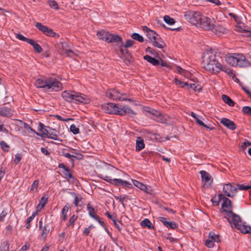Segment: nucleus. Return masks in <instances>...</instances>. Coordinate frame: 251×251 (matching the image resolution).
<instances>
[{"instance_id": "f257e3e1", "label": "nucleus", "mask_w": 251, "mask_h": 251, "mask_svg": "<svg viewBox=\"0 0 251 251\" xmlns=\"http://www.w3.org/2000/svg\"><path fill=\"white\" fill-rule=\"evenodd\" d=\"M204 68L210 73L217 74L221 71L230 74L232 72L226 69L222 63V58L220 53L213 50L206 51L202 56Z\"/></svg>"}, {"instance_id": "f03ea898", "label": "nucleus", "mask_w": 251, "mask_h": 251, "mask_svg": "<svg viewBox=\"0 0 251 251\" xmlns=\"http://www.w3.org/2000/svg\"><path fill=\"white\" fill-rule=\"evenodd\" d=\"M226 60L228 64L234 67L246 68L251 65L249 61L242 53H229Z\"/></svg>"}, {"instance_id": "7ed1b4c3", "label": "nucleus", "mask_w": 251, "mask_h": 251, "mask_svg": "<svg viewBox=\"0 0 251 251\" xmlns=\"http://www.w3.org/2000/svg\"><path fill=\"white\" fill-rule=\"evenodd\" d=\"M61 96L64 100L70 102L88 103L90 101L89 99L85 95L74 91H65L62 93Z\"/></svg>"}, {"instance_id": "20e7f679", "label": "nucleus", "mask_w": 251, "mask_h": 251, "mask_svg": "<svg viewBox=\"0 0 251 251\" xmlns=\"http://www.w3.org/2000/svg\"><path fill=\"white\" fill-rule=\"evenodd\" d=\"M184 19L189 23L197 26L202 14L198 11L188 10L183 12Z\"/></svg>"}, {"instance_id": "39448f33", "label": "nucleus", "mask_w": 251, "mask_h": 251, "mask_svg": "<svg viewBox=\"0 0 251 251\" xmlns=\"http://www.w3.org/2000/svg\"><path fill=\"white\" fill-rule=\"evenodd\" d=\"M97 35L100 39L108 43L118 44L122 41V37L120 36L111 34L103 30L98 31Z\"/></svg>"}, {"instance_id": "423d86ee", "label": "nucleus", "mask_w": 251, "mask_h": 251, "mask_svg": "<svg viewBox=\"0 0 251 251\" xmlns=\"http://www.w3.org/2000/svg\"><path fill=\"white\" fill-rule=\"evenodd\" d=\"M106 96L113 100H127L130 102L133 100L127 98L128 95L125 93H121L115 89H110L106 91Z\"/></svg>"}, {"instance_id": "0eeeda50", "label": "nucleus", "mask_w": 251, "mask_h": 251, "mask_svg": "<svg viewBox=\"0 0 251 251\" xmlns=\"http://www.w3.org/2000/svg\"><path fill=\"white\" fill-rule=\"evenodd\" d=\"M47 92H58L62 90V84L56 78L48 77H47Z\"/></svg>"}, {"instance_id": "6e6552de", "label": "nucleus", "mask_w": 251, "mask_h": 251, "mask_svg": "<svg viewBox=\"0 0 251 251\" xmlns=\"http://www.w3.org/2000/svg\"><path fill=\"white\" fill-rule=\"evenodd\" d=\"M146 35L154 47L159 49H162L164 47L165 43L164 41L154 31L151 29L149 30L146 33Z\"/></svg>"}, {"instance_id": "1a4fd4ad", "label": "nucleus", "mask_w": 251, "mask_h": 251, "mask_svg": "<svg viewBox=\"0 0 251 251\" xmlns=\"http://www.w3.org/2000/svg\"><path fill=\"white\" fill-rule=\"evenodd\" d=\"M215 23L216 21L214 18L211 19L202 15L197 27L201 28L205 30L212 31L214 28Z\"/></svg>"}, {"instance_id": "9d476101", "label": "nucleus", "mask_w": 251, "mask_h": 251, "mask_svg": "<svg viewBox=\"0 0 251 251\" xmlns=\"http://www.w3.org/2000/svg\"><path fill=\"white\" fill-rule=\"evenodd\" d=\"M225 212L226 213L225 218L232 227L236 228L241 223L242 221L240 216L233 213L232 210H225Z\"/></svg>"}, {"instance_id": "9b49d317", "label": "nucleus", "mask_w": 251, "mask_h": 251, "mask_svg": "<svg viewBox=\"0 0 251 251\" xmlns=\"http://www.w3.org/2000/svg\"><path fill=\"white\" fill-rule=\"evenodd\" d=\"M101 178L103 180L108 182L109 183L116 186L121 185L124 187L128 188H130L131 186V184L129 183L128 181L122 180V179L120 178L112 179L110 176H103Z\"/></svg>"}, {"instance_id": "f8f14e48", "label": "nucleus", "mask_w": 251, "mask_h": 251, "mask_svg": "<svg viewBox=\"0 0 251 251\" xmlns=\"http://www.w3.org/2000/svg\"><path fill=\"white\" fill-rule=\"evenodd\" d=\"M101 109L105 113L119 115L121 107L116 103L108 102L102 105Z\"/></svg>"}, {"instance_id": "ddd939ff", "label": "nucleus", "mask_w": 251, "mask_h": 251, "mask_svg": "<svg viewBox=\"0 0 251 251\" xmlns=\"http://www.w3.org/2000/svg\"><path fill=\"white\" fill-rule=\"evenodd\" d=\"M224 194L227 197L233 198L237 192V188L231 184H225L223 188Z\"/></svg>"}, {"instance_id": "4468645a", "label": "nucleus", "mask_w": 251, "mask_h": 251, "mask_svg": "<svg viewBox=\"0 0 251 251\" xmlns=\"http://www.w3.org/2000/svg\"><path fill=\"white\" fill-rule=\"evenodd\" d=\"M35 27L47 36L53 37L55 35V33L51 28L44 25L41 23H37Z\"/></svg>"}, {"instance_id": "2eb2a0df", "label": "nucleus", "mask_w": 251, "mask_h": 251, "mask_svg": "<svg viewBox=\"0 0 251 251\" xmlns=\"http://www.w3.org/2000/svg\"><path fill=\"white\" fill-rule=\"evenodd\" d=\"M132 182L135 186L139 188L140 190L149 194L151 193L152 189L151 186H147L136 180H132Z\"/></svg>"}, {"instance_id": "dca6fc26", "label": "nucleus", "mask_w": 251, "mask_h": 251, "mask_svg": "<svg viewBox=\"0 0 251 251\" xmlns=\"http://www.w3.org/2000/svg\"><path fill=\"white\" fill-rule=\"evenodd\" d=\"M45 131V133H47L46 137L48 138L62 142V140L58 137L57 132L55 129L50 127L48 131Z\"/></svg>"}, {"instance_id": "f3484780", "label": "nucleus", "mask_w": 251, "mask_h": 251, "mask_svg": "<svg viewBox=\"0 0 251 251\" xmlns=\"http://www.w3.org/2000/svg\"><path fill=\"white\" fill-rule=\"evenodd\" d=\"M221 123L231 130H234L236 128V125L233 121L226 118L221 119Z\"/></svg>"}, {"instance_id": "a211bd4d", "label": "nucleus", "mask_w": 251, "mask_h": 251, "mask_svg": "<svg viewBox=\"0 0 251 251\" xmlns=\"http://www.w3.org/2000/svg\"><path fill=\"white\" fill-rule=\"evenodd\" d=\"M58 168L59 169H62L63 170L62 173L65 176V178H72L73 179L74 177L71 174V170L70 169L66 167L63 163H60L58 165Z\"/></svg>"}, {"instance_id": "6ab92c4d", "label": "nucleus", "mask_w": 251, "mask_h": 251, "mask_svg": "<svg viewBox=\"0 0 251 251\" xmlns=\"http://www.w3.org/2000/svg\"><path fill=\"white\" fill-rule=\"evenodd\" d=\"M200 174L203 182L208 183L209 185L212 184L213 180L211 178V176L208 173L205 171H200Z\"/></svg>"}, {"instance_id": "aec40b11", "label": "nucleus", "mask_w": 251, "mask_h": 251, "mask_svg": "<svg viewBox=\"0 0 251 251\" xmlns=\"http://www.w3.org/2000/svg\"><path fill=\"white\" fill-rule=\"evenodd\" d=\"M47 81V77L38 78L35 80L34 85L37 88H43L46 91Z\"/></svg>"}, {"instance_id": "412c9836", "label": "nucleus", "mask_w": 251, "mask_h": 251, "mask_svg": "<svg viewBox=\"0 0 251 251\" xmlns=\"http://www.w3.org/2000/svg\"><path fill=\"white\" fill-rule=\"evenodd\" d=\"M13 115L12 110L6 106L0 107V116L3 117H11Z\"/></svg>"}, {"instance_id": "4be33fe9", "label": "nucleus", "mask_w": 251, "mask_h": 251, "mask_svg": "<svg viewBox=\"0 0 251 251\" xmlns=\"http://www.w3.org/2000/svg\"><path fill=\"white\" fill-rule=\"evenodd\" d=\"M126 114H127L129 116H132L135 115L136 113L132 109L127 106L121 107L119 115L123 116Z\"/></svg>"}, {"instance_id": "5701e85b", "label": "nucleus", "mask_w": 251, "mask_h": 251, "mask_svg": "<svg viewBox=\"0 0 251 251\" xmlns=\"http://www.w3.org/2000/svg\"><path fill=\"white\" fill-rule=\"evenodd\" d=\"M223 203L222 204V208L224 209V211L225 212V210H231V208L232 207L231 202V201L225 197L222 198Z\"/></svg>"}, {"instance_id": "b1692460", "label": "nucleus", "mask_w": 251, "mask_h": 251, "mask_svg": "<svg viewBox=\"0 0 251 251\" xmlns=\"http://www.w3.org/2000/svg\"><path fill=\"white\" fill-rule=\"evenodd\" d=\"M228 30V29L226 28V27H224L223 25H215L214 24V28L213 30H212V32L215 33L216 34L218 33H222V34H226L227 33Z\"/></svg>"}, {"instance_id": "393cba45", "label": "nucleus", "mask_w": 251, "mask_h": 251, "mask_svg": "<svg viewBox=\"0 0 251 251\" xmlns=\"http://www.w3.org/2000/svg\"><path fill=\"white\" fill-rule=\"evenodd\" d=\"M235 228L244 234L251 233V227L245 225L242 222Z\"/></svg>"}, {"instance_id": "a878e982", "label": "nucleus", "mask_w": 251, "mask_h": 251, "mask_svg": "<svg viewBox=\"0 0 251 251\" xmlns=\"http://www.w3.org/2000/svg\"><path fill=\"white\" fill-rule=\"evenodd\" d=\"M62 48L63 50V52L68 56L73 57L75 53L70 49H68V44L66 42H64L61 43Z\"/></svg>"}, {"instance_id": "bb28decb", "label": "nucleus", "mask_w": 251, "mask_h": 251, "mask_svg": "<svg viewBox=\"0 0 251 251\" xmlns=\"http://www.w3.org/2000/svg\"><path fill=\"white\" fill-rule=\"evenodd\" d=\"M145 145L143 139L141 137H138L136 140V151H139L145 148Z\"/></svg>"}, {"instance_id": "cd10ccee", "label": "nucleus", "mask_w": 251, "mask_h": 251, "mask_svg": "<svg viewBox=\"0 0 251 251\" xmlns=\"http://www.w3.org/2000/svg\"><path fill=\"white\" fill-rule=\"evenodd\" d=\"M49 129H50V127L45 126L42 123H39L38 126V130L41 132V133H40L41 135L39 136L42 137L46 136L47 133H45V131H48Z\"/></svg>"}, {"instance_id": "c85d7f7f", "label": "nucleus", "mask_w": 251, "mask_h": 251, "mask_svg": "<svg viewBox=\"0 0 251 251\" xmlns=\"http://www.w3.org/2000/svg\"><path fill=\"white\" fill-rule=\"evenodd\" d=\"M87 210L88 212L89 215L92 218L94 219L97 216L96 215L97 212V210H96L89 203L87 204Z\"/></svg>"}, {"instance_id": "c756f323", "label": "nucleus", "mask_w": 251, "mask_h": 251, "mask_svg": "<svg viewBox=\"0 0 251 251\" xmlns=\"http://www.w3.org/2000/svg\"><path fill=\"white\" fill-rule=\"evenodd\" d=\"M28 44L32 45L34 50L38 53H40L43 50L41 47L34 40L31 39Z\"/></svg>"}, {"instance_id": "7c9ffc66", "label": "nucleus", "mask_w": 251, "mask_h": 251, "mask_svg": "<svg viewBox=\"0 0 251 251\" xmlns=\"http://www.w3.org/2000/svg\"><path fill=\"white\" fill-rule=\"evenodd\" d=\"M41 230V237L44 240L46 239L49 232V228L48 225H45L42 228H40Z\"/></svg>"}, {"instance_id": "2f4dec72", "label": "nucleus", "mask_w": 251, "mask_h": 251, "mask_svg": "<svg viewBox=\"0 0 251 251\" xmlns=\"http://www.w3.org/2000/svg\"><path fill=\"white\" fill-rule=\"evenodd\" d=\"M48 200V197L47 196H43L41 200H40L39 203L38 205L37 206V208L38 209H41L42 208H43L45 205L46 204L47 201Z\"/></svg>"}, {"instance_id": "473e14b6", "label": "nucleus", "mask_w": 251, "mask_h": 251, "mask_svg": "<svg viewBox=\"0 0 251 251\" xmlns=\"http://www.w3.org/2000/svg\"><path fill=\"white\" fill-rule=\"evenodd\" d=\"M144 59L151 63L153 65H157L159 64V60L148 55H145Z\"/></svg>"}, {"instance_id": "72a5a7b5", "label": "nucleus", "mask_w": 251, "mask_h": 251, "mask_svg": "<svg viewBox=\"0 0 251 251\" xmlns=\"http://www.w3.org/2000/svg\"><path fill=\"white\" fill-rule=\"evenodd\" d=\"M141 226L143 227H147L149 229H153L154 226L148 219H145L141 222Z\"/></svg>"}, {"instance_id": "f704fd0d", "label": "nucleus", "mask_w": 251, "mask_h": 251, "mask_svg": "<svg viewBox=\"0 0 251 251\" xmlns=\"http://www.w3.org/2000/svg\"><path fill=\"white\" fill-rule=\"evenodd\" d=\"M222 99L223 101L230 106H233L234 105V102L227 96L223 95Z\"/></svg>"}, {"instance_id": "c9c22d12", "label": "nucleus", "mask_w": 251, "mask_h": 251, "mask_svg": "<svg viewBox=\"0 0 251 251\" xmlns=\"http://www.w3.org/2000/svg\"><path fill=\"white\" fill-rule=\"evenodd\" d=\"M119 42L118 43H119ZM121 43V45H120L121 48V51L123 52V49L122 47H125V48H129L131 47L135 43V42L131 39L127 40L125 45H124L123 43L122 42V41L120 42Z\"/></svg>"}, {"instance_id": "e433bc0d", "label": "nucleus", "mask_w": 251, "mask_h": 251, "mask_svg": "<svg viewBox=\"0 0 251 251\" xmlns=\"http://www.w3.org/2000/svg\"><path fill=\"white\" fill-rule=\"evenodd\" d=\"M36 215H37V212H33L31 216H30L27 219V220L25 222L26 228L27 229H29L30 228V227H31L30 223L32 222V221L33 220V219L35 218V217L36 216Z\"/></svg>"}, {"instance_id": "4c0bfd02", "label": "nucleus", "mask_w": 251, "mask_h": 251, "mask_svg": "<svg viewBox=\"0 0 251 251\" xmlns=\"http://www.w3.org/2000/svg\"><path fill=\"white\" fill-rule=\"evenodd\" d=\"M174 82L176 85H179L181 88H184L186 87L187 89L189 84L187 82L182 81L176 78L174 79Z\"/></svg>"}, {"instance_id": "58836bf2", "label": "nucleus", "mask_w": 251, "mask_h": 251, "mask_svg": "<svg viewBox=\"0 0 251 251\" xmlns=\"http://www.w3.org/2000/svg\"><path fill=\"white\" fill-rule=\"evenodd\" d=\"M69 210V207L65 205L63 207L61 211V218L63 221H65L67 220V214Z\"/></svg>"}, {"instance_id": "ea45409f", "label": "nucleus", "mask_w": 251, "mask_h": 251, "mask_svg": "<svg viewBox=\"0 0 251 251\" xmlns=\"http://www.w3.org/2000/svg\"><path fill=\"white\" fill-rule=\"evenodd\" d=\"M194 119L196 120V122L200 126H201L203 127H206L207 129H209L210 130H211L214 129L213 127H210L206 125H205L204 123H203L201 120H200L198 117L196 115L195 117H194Z\"/></svg>"}, {"instance_id": "a19ab883", "label": "nucleus", "mask_w": 251, "mask_h": 251, "mask_svg": "<svg viewBox=\"0 0 251 251\" xmlns=\"http://www.w3.org/2000/svg\"><path fill=\"white\" fill-rule=\"evenodd\" d=\"M71 195L74 197V203L75 206H78V203L82 200L81 197H78L76 194L74 192H71Z\"/></svg>"}, {"instance_id": "79ce46f5", "label": "nucleus", "mask_w": 251, "mask_h": 251, "mask_svg": "<svg viewBox=\"0 0 251 251\" xmlns=\"http://www.w3.org/2000/svg\"><path fill=\"white\" fill-rule=\"evenodd\" d=\"M0 146L3 151L6 152L9 151L10 147L5 141H1L0 142Z\"/></svg>"}, {"instance_id": "37998d69", "label": "nucleus", "mask_w": 251, "mask_h": 251, "mask_svg": "<svg viewBox=\"0 0 251 251\" xmlns=\"http://www.w3.org/2000/svg\"><path fill=\"white\" fill-rule=\"evenodd\" d=\"M164 20L169 25H173L175 23V20L167 15L164 16Z\"/></svg>"}, {"instance_id": "c03bdc74", "label": "nucleus", "mask_w": 251, "mask_h": 251, "mask_svg": "<svg viewBox=\"0 0 251 251\" xmlns=\"http://www.w3.org/2000/svg\"><path fill=\"white\" fill-rule=\"evenodd\" d=\"M131 37L134 40H136L140 42H143L144 41L143 37L137 33H133L131 35Z\"/></svg>"}, {"instance_id": "a18cd8bd", "label": "nucleus", "mask_w": 251, "mask_h": 251, "mask_svg": "<svg viewBox=\"0 0 251 251\" xmlns=\"http://www.w3.org/2000/svg\"><path fill=\"white\" fill-rule=\"evenodd\" d=\"M198 85L195 83H189L187 89H192L196 92H201V87L198 88Z\"/></svg>"}, {"instance_id": "49530a36", "label": "nucleus", "mask_w": 251, "mask_h": 251, "mask_svg": "<svg viewBox=\"0 0 251 251\" xmlns=\"http://www.w3.org/2000/svg\"><path fill=\"white\" fill-rule=\"evenodd\" d=\"M24 127L30 133L36 134L37 135H41L40 133L35 131L31 127H30L27 124L25 123Z\"/></svg>"}, {"instance_id": "de8ad7c7", "label": "nucleus", "mask_w": 251, "mask_h": 251, "mask_svg": "<svg viewBox=\"0 0 251 251\" xmlns=\"http://www.w3.org/2000/svg\"><path fill=\"white\" fill-rule=\"evenodd\" d=\"M224 197V195L222 194H220L218 196V200H214L215 198H213L211 201H212L213 204L214 205H218L219 204V202L222 200V198Z\"/></svg>"}, {"instance_id": "09e8293b", "label": "nucleus", "mask_w": 251, "mask_h": 251, "mask_svg": "<svg viewBox=\"0 0 251 251\" xmlns=\"http://www.w3.org/2000/svg\"><path fill=\"white\" fill-rule=\"evenodd\" d=\"M9 249V244L7 241L4 242L3 244L0 247V251H8Z\"/></svg>"}, {"instance_id": "8fccbe9b", "label": "nucleus", "mask_w": 251, "mask_h": 251, "mask_svg": "<svg viewBox=\"0 0 251 251\" xmlns=\"http://www.w3.org/2000/svg\"><path fill=\"white\" fill-rule=\"evenodd\" d=\"M39 180H35L31 185L30 190L33 192H36L37 191V188L39 184Z\"/></svg>"}, {"instance_id": "3c124183", "label": "nucleus", "mask_w": 251, "mask_h": 251, "mask_svg": "<svg viewBox=\"0 0 251 251\" xmlns=\"http://www.w3.org/2000/svg\"><path fill=\"white\" fill-rule=\"evenodd\" d=\"M77 218V216L75 214L73 215L70 218L68 226H72V228L74 227V223Z\"/></svg>"}, {"instance_id": "603ef678", "label": "nucleus", "mask_w": 251, "mask_h": 251, "mask_svg": "<svg viewBox=\"0 0 251 251\" xmlns=\"http://www.w3.org/2000/svg\"><path fill=\"white\" fill-rule=\"evenodd\" d=\"M16 37L17 39H18L21 41L26 42L27 43H28L29 41L31 40V39H29V38H27L25 37L24 36H23L21 34H16Z\"/></svg>"}, {"instance_id": "864d4df0", "label": "nucleus", "mask_w": 251, "mask_h": 251, "mask_svg": "<svg viewBox=\"0 0 251 251\" xmlns=\"http://www.w3.org/2000/svg\"><path fill=\"white\" fill-rule=\"evenodd\" d=\"M70 130L74 134H78L79 132V129L76 127L75 125L73 124L71 125L70 127Z\"/></svg>"}, {"instance_id": "5fc2aeb1", "label": "nucleus", "mask_w": 251, "mask_h": 251, "mask_svg": "<svg viewBox=\"0 0 251 251\" xmlns=\"http://www.w3.org/2000/svg\"><path fill=\"white\" fill-rule=\"evenodd\" d=\"M112 221L119 231L122 229V224L120 221H117L116 219H112Z\"/></svg>"}, {"instance_id": "6e6d98bb", "label": "nucleus", "mask_w": 251, "mask_h": 251, "mask_svg": "<svg viewBox=\"0 0 251 251\" xmlns=\"http://www.w3.org/2000/svg\"><path fill=\"white\" fill-rule=\"evenodd\" d=\"M208 239L214 241L216 242H218L219 239L218 235H217L213 233H210L209 234V239Z\"/></svg>"}, {"instance_id": "4d7b16f0", "label": "nucleus", "mask_w": 251, "mask_h": 251, "mask_svg": "<svg viewBox=\"0 0 251 251\" xmlns=\"http://www.w3.org/2000/svg\"><path fill=\"white\" fill-rule=\"evenodd\" d=\"M167 227L170 228L171 229H176L177 227V224L175 222L168 221V224L165 226Z\"/></svg>"}, {"instance_id": "13d9d810", "label": "nucleus", "mask_w": 251, "mask_h": 251, "mask_svg": "<svg viewBox=\"0 0 251 251\" xmlns=\"http://www.w3.org/2000/svg\"><path fill=\"white\" fill-rule=\"evenodd\" d=\"M176 72L185 76L189 75V73L180 67H177Z\"/></svg>"}, {"instance_id": "bf43d9fd", "label": "nucleus", "mask_w": 251, "mask_h": 251, "mask_svg": "<svg viewBox=\"0 0 251 251\" xmlns=\"http://www.w3.org/2000/svg\"><path fill=\"white\" fill-rule=\"evenodd\" d=\"M50 6L53 9H58L59 8L57 3L54 0H50L49 1Z\"/></svg>"}, {"instance_id": "052dcab7", "label": "nucleus", "mask_w": 251, "mask_h": 251, "mask_svg": "<svg viewBox=\"0 0 251 251\" xmlns=\"http://www.w3.org/2000/svg\"><path fill=\"white\" fill-rule=\"evenodd\" d=\"M7 215V211L6 209H3L1 213L0 214V222L4 221V218Z\"/></svg>"}, {"instance_id": "680f3d73", "label": "nucleus", "mask_w": 251, "mask_h": 251, "mask_svg": "<svg viewBox=\"0 0 251 251\" xmlns=\"http://www.w3.org/2000/svg\"><path fill=\"white\" fill-rule=\"evenodd\" d=\"M215 241L207 239L205 242L206 246L209 248H212L214 246Z\"/></svg>"}, {"instance_id": "e2e57ef3", "label": "nucleus", "mask_w": 251, "mask_h": 251, "mask_svg": "<svg viewBox=\"0 0 251 251\" xmlns=\"http://www.w3.org/2000/svg\"><path fill=\"white\" fill-rule=\"evenodd\" d=\"M243 112L247 114H251V107L248 106H244L242 108Z\"/></svg>"}, {"instance_id": "0e129e2a", "label": "nucleus", "mask_w": 251, "mask_h": 251, "mask_svg": "<svg viewBox=\"0 0 251 251\" xmlns=\"http://www.w3.org/2000/svg\"><path fill=\"white\" fill-rule=\"evenodd\" d=\"M239 190H247L250 189L249 185H245V184H238L237 189Z\"/></svg>"}, {"instance_id": "69168bd1", "label": "nucleus", "mask_w": 251, "mask_h": 251, "mask_svg": "<svg viewBox=\"0 0 251 251\" xmlns=\"http://www.w3.org/2000/svg\"><path fill=\"white\" fill-rule=\"evenodd\" d=\"M149 113H151L153 115H154L156 117L159 116L160 115V112L154 109H150L148 111Z\"/></svg>"}, {"instance_id": "338daca9", "label": "nucleus", "mask_w": 251, "mask_h": 251, "mask_svg": "<svg viewBox=\"0 0 251 251\" xmlns=\"http://www.w3.org/2000/svg\"><path fill=\"white\" fill-rule=\"evenodd\" d=\"M21 159H22L21 154L20 153H18V154H16L15 158L14 161L16 164H18L20 162Z\"/></svg>"}, {"instance_id": "774afa93", "label": "nucleus", "mask_w": 251, "mask_h": 251, "mask_svg": "<svg viewBox=\"0 0 251 251\" xmlns=\"http://www.w3.org/2000/svg\"><path fill=\"white\" fill-rule=\"evenodd\" d=\"M127 196H125L124 197H122L121 196H115V199L116 200L119 201L123 205H124V199H125Z\"/></svg>"}]
</instances>
